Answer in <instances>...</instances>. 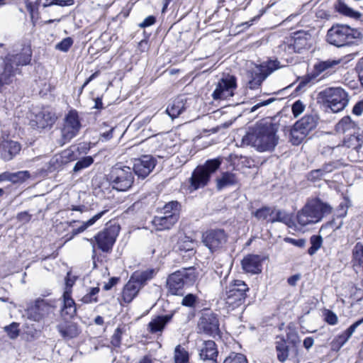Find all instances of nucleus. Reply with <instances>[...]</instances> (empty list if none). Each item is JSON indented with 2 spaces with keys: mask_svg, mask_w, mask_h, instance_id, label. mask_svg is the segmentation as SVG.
<instances>
[{
  "mask_svg": "<svg viewBox=\"0 0 363 363\" xmlns=\"http://www.w3.org/2000/svg\"><path fill=\"white\" fill-rule=\"evenodd\" d=\"M172 317L173 313L157 316L148 323V330L151 333L162 332L165 325L172 320Z\"/></svg>",
  "mask_w": 363,
  "mask_h": 363,
  "instance_id": "obj_30",
  "label": "nucleus"
},
{
  "mask_svg": "<svg viewBox=\"0 0 363 363\" xmlns=\"http://www.w3.org/2000/svg\"><path fill=\"white\" fill-rule=\"evenodd\" d=\"M31 218V215H30L27 211L21 212L17 215V219L23 223H26L29 222Z\"/></svg>",
  "mask_w": 363,
  "mask_h": 363,
  "instance_id": "obj_62",
  "label": "nucleus"
},
{
  "mask_svg": "<svg viewBox=\"0 0 363 363\" xmlns=\"http://www.w3.org/2000/svg\"><path fill=\"white\" fill-rule=\"evenodd\" d=\"M331 212V207L315 199L308 201L305 206L298 211L296 220L301 226L317 223L323 218Z\"/></svg>",
  "mask_w": 363,
  "mask_h": 363,
  "instance_id": "obj_3",
  "label": "nucleus"
},
{
  "mask_svg": "<svg viewBox=\"0 0 363 363\" xmlns=\"http://www.w3.org/2000/svg\"><path fill=\"white\" fill-rule=\"evenodd\" d=\"M18 325V323H12L4 327V330L10 338L16 339L19 335Z\"/></svg>",
  "mask_w": 363,
  "mask_h": 363,
  "instance_id": "obj_51",
  "label": "nucleus"
},
{
  "mask_svg": "<svg viewBox=\"0 0 363 363\" xmlns=\"http://www.w3.org/2000/svg\"><path fill=\"white\" fill-rule=\"evenodd\" d=\"M217 189L221 190L222 189L234 185L237 183V177L235 174L231 172H223L220 178L216 179Z\"/></svg>",
  "mask_w": 363,
  "mask_h": 363,
  "instance_id": "obj_37",
  "label": "nucleus"
},
{
  "mask_svg": "<svg viewBox=\"0 0 363 363\" xmlns=\"http://www.w3.org/2000/svg\"><path fill=\"white\" fill-rule=\"evenodd\" d=\"M71 290L67 289L63 294V306L61 314L65 318L73 317L77 312L75 303L71 297Z\"/></svg>",
  "mask_w": 363,
  "mask_h": 363,
  "instance_id": "obj_27",
  "label": "nucleus"
},
{
  "mask_svg": "<svg viewBox=\"0 0 363 363\" xmlns=\"http://www.w3.org/2000/svg\"><path fill=\"white\" fill-rule=\"evenodd\" d=\"M277 125L270 121H262L250 128L242 143L250 145L259 152L272 151L277 145Z\"/></svg>",
  "mask_w": 363,
  "mask_h": 363,
  "instance_id": "obj_1",
  "label": "nucleus"
},
{
  "mask_svg": "<svg viewBox=\"0 0 363 363\" xmlns=\"http://www.w3.org/2000/svg\"><path fill=\"white\" fill-rule=\"evenodd\" d=\"M274 345L277 359L281 362H286L289 356V347L291 345L288 344L283 335L276 337Z\"/></svg>",
  "mask_w": 363,
  "mask_h": 363,
  "instance_id": "obj_25",
  "label": "nucleus"
},
{
  "mask_svg": "<svg viewBox=\"0 0 363 363\" xmlns=\"http://www.w3.org/2000/svg\"><path fill=\"white\" fill-rule=\"evenodd\" d=\"M319 98L333 113L342 111L348 104L346 91L340 87H328L321 91Z\"/></svg>",
  "mask_w": 363,
  "mask_h": 363,
  "instance_id": "obj_7",
  "label": "nucleus"
},
{
  "mask_svg": "<svg viewBox=\"0 0 363 363\" xmlns=\"http://www.w3.org/2000/svg\"><path fill=\"white\" fill-rule=\"evenodd\" d=\"M186 99L178 96L169 103L166 112L172 118H175L186 109Z\"/></svg>",
  "mask_w": 363,
  "mask_h": 363,
  "instance_id": "obj_26",
  "label": "nucleus"
},
{
  "mask_svg": "<svg viewBox=\"0 0 363 363\" xmlns=\"http://www.w3.org/2000/svg\"><path fill=\"white\" fill-rule=\"evenodd\" d=\"M106 213V211H101L94 216L92 218H91L87 221L82 222V224L80 227H79L77 229H74L72 231V233L74 235H77L79 233H81L84 232L85 230H86L88 228L93 225L98 220H99L104 214Z\"/></svg>",
  "mask_w": 363,
  "mask_h": 363,
  "instance_id": "obj_41",
  "label": "nucleus"
},
{
  "mask_svg": "<svg viewBox=\"0 0 363 363\" xmlns=\"http://www.w3.org/2000/svg\"><path fill=\"white\" fill-rule=\"evenodd\" d=\"M276 63L277 62L275 61L269 62L267 67L263 66L256 67L250 72V79L248 82V87L250 89H258L267 76L277 69Z\"/></svg>",
  "mask_w": 363,
  "mask_h": 363,
  "instance_id": "obj_14",
  "label": "nucleus"
},
{
  "mask_svg": "<svg viewBox=\"0 0 363 363\" xmlns=\"http://www.w3.org/2000/svg\"><path fill=\"white\" fill-rule=\"evenodd\" d=\"M197 300L196 296L189 294L182 301V305L187 307H194Z\"/></svg>",
  "mask_w": 363,
  "mask_h": 363,
  "instance_id": "obj_55",
  "label": "nucleus"
},
{
  "mask_svg": "<svg viewBox=\"0 0 363 363\" xmlns=\"http://www.w3.org/2000/svg\"><path fill=\"white\" fill-rule=\"evenodd\" d=\"M272 213V211L270 208L264 207L260 209H258L255 213V216L259 220H265Z\"/></svg>",
  "mask_w": 363,
  "mask_h": 363,
  "instance_id": "obj_53",
  "label": "nucleus"
},
{
  "mask_svg": "<svg viewBox=\"0 0 363 363\" xmlns=\"http://www.w3.org/2000/svg\"><path fill=\"white\" fill-rule=\"evenodd\" d=\"M295 123L297 126L300 127L302 130L309 134L317 125V118L313 115H306Z\"/></svg>",
  "mask_w": 363,
  "mask_h": 363,
  "instance_id": "obj_36",
  "label": "nucleus"
},
{
  "mask_svg": "<svg viewBox=\"0 0 363 363\" xmlns=\"http://www.w3.org/2000/svg\"><path fill=\"white\" fill-rule=\"evenodd\" d=\"M113 189L124 191L129 189L134 181L132 169L127 166L116 165L109 174Z\"/></svg>",
  "mask_w": 363,
  "mask_h": 363,
  "instance_id": "obj_9",
  "label": "nucleus"
},
{
  "mask_svg": "<svg viewBox=\"0 0 363 363\" xmlns=\"http://www.w3.org/2000/svg\"><path fill=\"white\" fill-rule=\"evenodd\" d=\"M218 350L216 343L212 340L203 341L200 348V357L203 360H212L216 362Z\"/></svg>",
  "mask_w": 363,
  "mask_h": 363,
  "instance_id": "obj_28",
  "label": "nucleus"
},
{
  "mask_svg": "<svg viewBox=\"0 0 363 363\" xmlns=\"http://www.w3.org/2000/svg\"><path fill=\"white\" fill-rule=\"evenodd\" d=\"M57 330L62 337L65 339L74 338L79 334L77 325L73 323L60 324L57 326Z\"/></svg>",
  "mask_w": 363,
  "mask_h": 363,
  "instance_id": "obj_34",
  "label": "nucleus"
},
{
  "mask_svg": "<svg viewBox=\"0 0 363 363\" xmlns=\"http://www.w3.org/2000/svg\"><path fill=\"white\" fill-rule=\"evenodd\" d=\"M72 43V39L68 37L63 39L62 41L57 43L55 46V48L63 52H67L70 48Z\"/></svg>",
  "mask_w": 363,
  "mask_h": 363,
  "instance_id": "obj_52",
  "label": "nucleus"
},
{
  "mask_svg": "<svg viewBox=\"0 0 363 363\" xmlns=\"http://www.w3.org/2000/svg\"><path fill=\"white\" fill-rule=\"evenodd\" d=\"M76 279H77L76 277L72 275V274L70 272L67 273V277L65 278V286H65V291H67V289L71 290V288L74 285V284L76 281Z\"/></svg>",
  "mask_w": 363,
  "mask_h": 363,
  "instance_id": "obj_59",
  "label": "nucleus"
},
{
  "mask_svg": "<svg viewBox=\"0 0 363 363\" xmlns=\"http://www.w3.org/2000/svg\"><path fill=\"white\" fill-rule=\"evenodd\" d=\"M196 279L194 268H183L168 276L166 281L167 292L174 296H183L184 289L193 285Z\"/></svg>",
  "mask_w": 363,
  "mask_h": 363,
  "instance_id": "obj_4",
  "label": "nucleus"
},
{
  "mask_svg": "<svg viewBox=\"0 0 363 363\" xmlns=\"http://www.w3.org/2000/svg\"><path fill=\"white\" fill-rule=\"evenodd\" d=\"M335 130L340 133H355L358 130L357 124L350 116L343 117L335 125Z\"/></svg>",
  "mask_w": 363,
  "mask_h": 363,
  "instance_id": "obj_32",
  "label": "nucleus"
},
{
  "mask_svg": "<svg viewBox=\"0 0 363 363\" xmlns=\"http://www.w3.org/2000/svg\"><path fill=\"white\" fill-rule=\"evenodd\" d=\"M31 57L32 50L29 45L17 46L13 53H9L4 60L3 79L12 82L14 77L21 73L18 67L29 65Z\"/></svg>",
  "mask_w": 363,
  "mask_h": 363,
  "instance_id": "obj_2",
  "label": "nucleus"
},
{
  "mask_svg": "<svg viewBox=\"0 0 363 363\" xmlns=\"http://www.w3.org/2000/svg\"><path fill=\"white\" fill-rule=\"evenodd\" d=\"M99 292V287H93L90 291L82 298V301L85 303H96L98 301L97 294Z\"/></svg>",
  "mask_w": 363,
  "mask_h": 363,
  "instance_id": "obj_49",
  "label": "nucleus"
},
{
  "mask_svg": "<svg viewBox=\"0 0 363 363\" xmlns=\"http://www.w3.org/2000/svg\"><path fill=\"white\" fill-rule=\"evenodd\" d=\"M21 145L14 140H6L0 143V158L4 161H10L19 154Z\"/></svg>",
  "mask_w": 363,
  "mask_h": 363,
  "instance_id": "obj_19",
  "label": "nucleus"
},
{
  "mask_svg": "<svg viewBox=\"0 0 363 363\" xmlns=\"http://www.w3.org/2000/svg\"><path fill=\"white\" fill-rule=\"evenodd\" d=\"M249 290L247 285L242 280H233L225 287L221 296V301L228 311H233L243 304L246 292Z\"/></svg>",
  "mask_w": 363,
  "mask_h": 363,
  "instance_id": "obj_5",
  "label": "nucleus"
},
{
  "mask_svg": "<svg viewBox=\"0 0 363 363\" xmlns=\"http://www.w3.org/2000/svg\"><path fill=\"white\" fill-rule=\"evenodd\" d=\"M179 220L178 216L173 213L169 216H155L152 224L157 230H167L171 229Z\"/></svg>",
  "mask_w": 363,
  "mask_h": 363,
  "instance_id": "obj_22",
  "label": "nucleus"
},
{
  "mask_svg": "<svg viewBox=\"0 0 363 363\" xmlns=\"http://www.w3.org/2000/svg\"><path fill=\"white\" fill-rule=\"evenodd\" d=\"M220 164L221 160L216 158L207 160L203 165L198 166L193 171L190 178L191 187L196 190L206 186L211 174L220 167Z\"/></svg>",
  "mask_w": 363,
  "mask_h": 363,
  "instance_id": "obj_6",
  "label": "nucleus"
},
{
  "mask_svg": "<svg viewBox=\"0 0 363 363\" xmlns=\"http://www.w3.org/2000/svg\"><path fill=\"white\" fill-rule=\"evenodd\" d=\"M359 33L346 25L337 24L333 26L327 33V41L335 46L342 47L353 42Z\"/></svg>",
  "mask_w": 363,
  "mask_h": 363,
  "instance_id": "obj_8",
  "label": "nucleus"
},
{
  "mask_svg": "<svg viewBox=\"0 0 363 363\" xmlns=\"http://www.w3.org/2000/svg\"><path fill=\"white\" fill-rule=\"evenodd\" d=\"M354 266H363V245L357 242L352 249V259Z\"/></svg>",
  "mask_w": 363,
  "mask_h": 363,
  "instance_id": "obj_40",
  "label": "nucleus"
},
{
  "mask_svg": "<svg viewBox=\"0 0 363 363\" xmlns=\"http://www.w3.org/2000/svg\"><path fill=\"white\" fill-rule=\"evenodd\" d=\"M135 278L130 277L128 283L124 286L122 292V298L124 302L129 303L138 295L142 288L140 284L135 280Z\"/></svg>",
  "mask_w": 363,
  "mask_h": 363,
  "instance_id": "obj_23",
  "label": "nucleus"
},
{
  "mask_svg": "<svg viewBox=\"0 0 363 363\" xmlns=\"http://www.w3.org/2000/svg\"><path fill=\"white\" fill-rule=\"evenodd\" d=\"M30 177V173L28 171H18L16 172H11V182L22 183Z\"/></svg>",
  "mask_w": 363,
  "mask_h": 363,
  "instance_id": "obj_48",
  "label": "nucleus"
},
{
  "mask_svg": "<svg viewBox=\"0 0 363 363\" xmlns=\"http://www.w3.org/2000/svg\"><path fill=\"white\" fill-rule=\"evenodd\" d=\"M180 203L177 201H172L167 203L162 208L161 213L164 216L175 214L179 218Z\"/></svg>",
  "mask_w": 363,
  "mask_h": 363,
  "instance_id": "obj_39",
  "label": "nucleus"
},
{
  "mask_svg": "<svg viewBox=\"0 0 363 363\" xmlns=\"http://www.w3.org/2000/svg\"><path fill=\"white\" fill-rule=\"evenodd\" d=\"M94 162V159L91 156H86L79 160L74 165L73 171L77 172L83 169L89 167Z\"/></svg>",
  "mask_w": 363,
  "mask_h": 363,
  "instance_id": "obj_47",
  "label": "nucleus"
},
{
  "mask_svg": "<svg viewBox=\"0 0 363 363\" xmlns=\"http://www.w3.org/2000/svg\"><path fill=\"white\" fill-rule=\"evenodd\" d=\"M115 0H92L93 4L101 9L109 7Z\"/></svg>",
  "mask_w": 363,
  "mask_h": 363,
  "instance_id": "obj_60",
  "label": "nucleus"
},
{
  "mask_svg": "<svg viewBox=\"0 0 363 363\" xmlns=\"http://www.w3.org/2000/svg\"><path fill=\"white\" fill-rule=\"evenodd\" d=\"M292 113L295 117L300 116L305 109V105L300 100L295 101L292 105Z\"/></svg>",
  "mask_w": 363,
  "mask_h": 363,
  "instance_id": "obj_54",
  "label": "nucleus"
},
{
  "mask_svg": "<svg viewBox=\"0 0 363 363\" xmlns=\"http://www.w3.org/2000/svg\"><path fill=\"white\" fill-rule=\"evenodd\" d=\"M155 274V269H147L140 273H135L132 277L135 278V280L140 284L143 287L147 280H150L154 277Z\"/></svg>",
  "mask_w": 363,
  "mask_h": 363,
  "instance_id": "obj_44",
  "label": "nucleus"
},
{
  "mask_svg": "<svg viewBox=\"0 0 363 363\" xmlns=\"http://www.w3.org/2000/svg\"><path fill=\"white\" fill-rule=\"evenodd\" d=\"M38 1L35 0V1L28 0L26 1V9L30 13L31 17L33 16V13L38 10Z\"/></svg>",
  "mask_w": 363,
  "mask_h": 363,
  "instance_id": "obj_58",
  "label": "nucleus"
},
{
  "mask_svg": "<svg viewBox=\"0 0 363 363\" xmlns=\"http://www.w3.org/2000/svg\"><path fill=\"white\" fill-rule=\"evenodd\" d=\"M57 119L55 114L48 108H43L35 116V122L40 128L51 127Z\"/></svg>",
  "mask_w": 363,
  "mask_h": 363,
  "instance_id": "obj_24",
  "label": "nucleus"
},
{
  "mask_svg": "<svg viewBox=\"0 0 363 363\" xmlns=\"http://www.w3.org/2000/svg\"><path fill=\"white\" fill-rule=\"evenodd\" d=\"M156 162L151 155H143L140 158L135 159L133 169L138 177L144 179L153 170Z\"/></svg>",
  "mask_w": 363,
  "mask_h": 363,
  "instance_id": "obj_17",
  "label": "nucleus"
},
{
  "mask_svg": "<svg viewBox=\"0 0 363 363\" xmlns=\"http://www.w3.org/2000/svg\"><path fill=\"white\" fill-rule=\"evenodd\" d=\"M362 324V320H358L351 325L344 333L339 335L333 342V346L337 349L342 347L350 338L357 327Z\"/></svg>",
  "mask_w": 363,
  "mask_h": 363,
  "instance_id": "obj_31",
  "label": "nucleus"
},
{
  "mask_svg": "<svg viewBox=\"0 0 363 363\" xmlns=\"http://www.w3.org/2000/svg\"><path fill=\"white\" fill-rule=\"evenodd\" d=\"M227 241V235L223 230L215 229L207 231L203 235L204 245L213 252L221 248Z\"/></svg>",
  "mask_w": 363,
  "mask_h": 363,
  "instance_id": "obj_15",
  "label": "nucleus"
},
{
  "mask_svg": "<svg viewBox=\"0 0 363 363\" xmlns=\"http://www.w3.org/2000/svg\"><path fill=\"white\" fill-rule=\"evenodd\" d=\"M286 342L292 347H297L301 340L295 328L288 326L286 328Z\"/></svg>",
  "mask_w": 363,
  "mask_h": 363,
  "instance_id": "obj_43",
  "label": "nucleus"
},
{
  "mask_svg": "<svg viewBox=\"0 0 363 363\" xmlns=\"http://www.w3.org/2000/svg\"><path fill=\"white\" fill-rule=\"evenodd\" d=\"M53 305L45 299H37L27 310L28 318L33 321H40L53 312Z\"/></svg>",
  "mask_w": 363,
  "mask_h": 363,
  "instance_id": "obj_13",
  "label": "nucleus"
},
{
  "mask_svg": "<svg viewBox=\"0 0 363 363\" xmlns=\"http://www.w3.org/2000/svg\"><path fill=\"white\" fill-rule=\"evenodd\" d=\"M311 35L303 32L298 31L294 33V43L292 44L294 50L296 52H301L303 49L309 46Z\"/></svg>",
  "mask_w": 363,
  "mask_h": 363,
  "instance_id": "obj_33",
  "label": "nucleus"
},
{
  "mask_svg": "<svg viewBox=\"0 0 363 363\" xmlns=\"http://www.w3.org/2000/svg\"><path fill=\"white\" fill-rule=\"evenodd\" d=\"M357 68L359 81L363 86V57L359 60L357 64Z\"/></svg>",
  "mask_w": 363,
  "mask_h": 363,
  "instance_id": "obj_64",
  "label": "nucleus"
},
{
  "mask_svg": "<svg viewBox=\"0 0 363 363\" xmlns=\"http://www.w3.org/2000/svg\"><path fill=\"white\" fill-rule=\"evenodd\" d=\"M325 320L328 324L331 325H336L338 321L337 316L331 311H326L325 314Z\"/></svg>",
  "mask_w": 363,
  "mask_h": 363,
  "instance_id": "obj_57",
  "label": "nucleus"
},
{
  "mask_svg": "<svg viewBox=\"0 0 363 363\" xmlns=\"http://www.w3.org/2000/svg\"><path fill=\"white\" fill-rule=\"evenodd\" d=\"M177 242L174 248L179 253L185 252L188 257H191L195 253L196 242L190 237L182 233H179L177 236Z\"/></svg>",
  "mask_w": 363,
  "mask_h": 363,
  "instance_id": "obj_20",
  "label": "nucleus"
},
{
  "mask_svg": "<svg viewBox=\"0 0 363 363\" xmlns=\"http://www.w3.org/2000/svg\"><path fill=\"white\" fill-rule=\"evenodd\" d=\"M119 230L118 225H111L99 232L94 236V240L91 239L90 241L94 245L96 244L104 252H108L116 242Z\"/></svg>",
  "mask_w": 363,
  "mask_h": 363,
  "instance_id": "obj_11",
  "label": "nucleus"
},
{
  "mask_svg": "<svg viewBox=\"0 0 363 363\" xmlns=\"http://www.w3.org/2000/svg\"><path fill=\"white\" fill-rule=\"evenodd\" d=\"M199 329L203 333L216 336L219 335V323L216 315L213 313H205L200 318Z\"/></svg>",
  "mask_w": 363,
  "mask_h": 363,
  "instance_id": "obj_18",
  "label": "nucleus"
},
{
  "mask_svg": "<svg viewBox=\"0 0 363 363\" xmlns=\"http://www.w3.org/2000/svg\"><path fill=\"white\" fill-rule=\"evenodd\" d=\"M122 330L120 328H117L111 337V344L114 347H119L121 342Z\"/></svg>",
  "mask_w": 363,
  "mask_h": 363,
  "instance_id": "obj_56",
  "label": "nucleus"
},
{
  "mask_svg": "<svg viewBox=\"0 0 363 363\" xmlns=\"http://www.w3.org/2000/svg\"><path fill=\"white\" fill-rule=\"evenodd\" d=\"M335 10L342 15L357 19L361 16L359 12L350 7L343 0H337L335 4Z\"/></svg>",
  "mask_w": 363,
  "mask_h": 363,
  "instance_id": "obj_35",
  "label": "nucleus"
},
{
  "mask_svg": "<svg viewBox=\"0 0 363 363\" xmlns=\"http://www.w3.org/2000/svg\"><path fill=\"white\" fill-rule=\"evenodd\" d=\"M262 261L258 255H247L241 262L242 268L247 273L259 274L262 272Z\"/></svg>",
  "mask_w": 363,
  "mask_h": 363,
  "instance_id": "obj_21",
  "label": "nucleus"
},
{
  "mask_svg": "<svg viewBox=\"0 0 363 363\" xmlns=\"http://www.w3.org/2000/svg\"><path fill=\"white\" fill-rule=\"evenodd\" d=\"M81 127L78 112L75 110L69 111L64 118L63 126L61 129V139L59 141L60 145H63L76 137Z\"/></svg>",
  "mask_w": 363,
  "mask_h": 363,
  "instance_id": "obj_10",
  "label": "nucleus"
},
{
  "mask_svg": "<svg viewBox=\"0 0 363 363\" xmlns=\"http://www.w3.org/2000/svg\"><path fill=\"white\" fill-rule=\"evenodd\" d=\"M236 88V77L233 75H227L218 82L216 89L212 93V97L214 100L228 99L234 95Z\"/></svg>",
  "mask_w": 363,
  "mask_h": 363,
  "instance_id": "obj_12",
  "label": "nucleus"
},
{
  "mask_svg": "<svg viewBox=\"0 0 363 363\" xmlns=\"http://www.w3.org/2000/svg\"><path fill=\"white\" fill-rule=\"evenodd\" d=\"M189 352L180 345L174 349V359L175 363H187L189 362Z\"/></svg>",
  "mask_w": 363,
  "mask_h": 363,
  "instance_id": "obj_45",
  "label": "nucleus"
},
{
  "mask_svg": "<svg viewBox=\"0 0 363 363\" xmlns=\"http://www.w3.org/2000/svg\"><path fill=\"white\" fill-rule=\"evenodd\" d=\"M285 240L295 246H297V247H303L305 246L306 245V240L305 239H298V240H296V239H294V238H287L285 239Z\"/></svg>",
  "mask_w": 363,
  "mask_h": 363,
  "instance_id": "obj_61",
  "label": "nucleus"
},
{
  "mask_svg": "<svg viewBox=\"0 0 363 363\" xmlns=\"http://www.w3.org/2000/svg\"><path fill=\"white\" fill-rule=\"evenodd\" d=\"M271 222H281L289 227H291L294 225V220L291 215L286 211L280 210L277 211L275 218H272Z\"/></svg>",
  "mask_w": 363,
  "mask_h": 363,
  "instance_id": "obj_42",
  "label": "nucleus"
},
{
  "mask_svg": "<svg viewBox=\"0 0 363 363\" xmlns=\"http://www.w3.org/2000/svg\"><path fill=\"white\" fill-rule=\"evenodd\" d=\"M223 363H247V361L243 354L232 353L225 359Z\"/></svg>",
  "mask_w": 363,
  "mask_h": 363,
  "instance_id": "obj_50",
  "label": "nucleus"
},
{
  "mask_svg": "<svg viewBox=\"0 0 363 363\" xmlns=\"http://www.w3.org/2000/svg\"><path fill=\"white\" fill-rule=\"evenodd\" d=\"M308 134L302 130L300 127L295 123L290 132V141L294 145H298L306 138Z\"/></svg>",
  "mask_w": 363,
  "mask_h": 363,
  "instance_id": "obj_38",
  "label": "nucleus"
},
{
  "mask_svg": "<svg viewBox=\"0 0 363 363\" xmlns=\"http://www.w3.org/2000/svg\"><path fill=\"white\" fill-rule=\"evenodd\" d=\"M336 168L337 166L335 162L325 164L321 168L311 171L308 174V179L311 182H315L325 179L328 174L333 172Z\"/></svg>",
  "mask_w": 363,
  "mask_h": 363,
  "instance_id": "obj_29",
  "label": "nucleus"
},
{
  "mask_svg": "<svg viewBox=\"0 0 363 363\" xmlns=\"http://www.w3.org/2000/svg\"><path fill=\"white\" fill-rule=\"evenodd\" d=\"M363 112V100L358 101L352 109V113L357 116H360Z\"/></svg>",
  "mask_w": 363,
  "mask_h": 363,
  "instance_id": "obj_63",
  "label": "nucleus"
},
{
  "mask_svg": "<svg viewBox=\"0 0 363 363\" xmlns=\"http://www.w3.org/2000/svg\"><path fill=\"white\" fill-rule=\"evenodd\" d=\"M311 247L308 250L310 255H315L323 245V238L320 235H312L310 238Z\"/></svg>",
  "mask_w": 363,
  "mask_h": 363,
  "instance_id": "obj_46",
  "label": "nucleus"
},
{
  "mask_svg": "<svg viewBox=\"0 0 363 363\" xmlns=\"http://www.w3.org/2000/svg\"><path fill=\"white\" fill-rule=\"evenodd\" d=\"M341 62L340 59H328L316 62L313 66V73L310 77V79H313L322 74L323 78L333 74Z\"/></svg>",
  "mask_w": 363,
  "mask_h": 363,
  "instance_id": "obj_16",
  "label": "nucleus"
}]
</instances>
